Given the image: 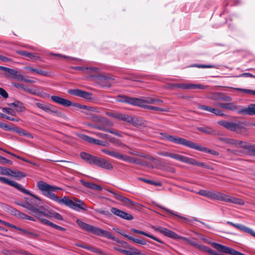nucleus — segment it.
<instances>
[{"instance_id":"nucleus-19","label":"nucleus","mask_w":255,"mask_h":255,"mask_svg":"<svg viewBox=\"0 0 255 255\" xmlns=\"http://www.w3.org/2000/svg\"><path fill=\"white\" fill-rule=\"evenodd\" d=\"M158 154L159 155H160L162 156L171 157L172 158H173L174 159H176L178 161H181L182 162L183 161L184 158L185 156H183V155H182L180 154L172 153V152H167V151L159 152H158Z\"/></svg>"},{"instance_id":"nucleus-16","label":"nucleus","mask_w":255,"mask_h":255,"mask_svg":"<svg viewBox=\"0 0 255 255\" xmlns=\"http://www.w3.org/2000/svg\"><path fill=\"white\" fill-rule=\"evenodd\" d=\"M227 223L229 225H230L237 229L240 230V231H242L245 233H247L248 234H250V235H252L253 236L255 237V232L252 229L241 224H235L231 222L228 221Z\"/></svg>"},{"instance_id":"nucleus-36","label":"nucleus","mask_w":255,"mask_h":255,"mask_svg":"<svg viewBox=\"0 0 255 255\" xmlns=\"http://www.w3.org/2000/svg\"><path fill=\"white\" fill-rule=\"evenodd\" d=\"M146 102L149 104H155L160 105L163 101L159 99L154 97H147L146 98Z\"/></svg>"},{"instance_id":"nucleus-49","label":"nucleus","mask_w":255,"mask_h":255,"mask_svg":"<svg viewBox=\"0 0 255 255\" xmlns=\"http://www.w3.org/2000/svg\"><path fill=\"white\" fill-rule=\"evenodd\" d=\"M12 161L0 156V163L3 164L12 165Z\"/></svg>"},{"instance_id":"nucleus-41","label":"nucleus","mask_w":255,"mask_h":255,"mask_svg":"<svg viewBox=\"0 0 255 255\" xmlns=\"http://www.w3.org/2000/svg\"><path fill=\"white\" fill-rule=\"evenodd\" d=\"M172 86L174 88H178L183 90L191 89V84H174Z\"/></svg>"},{"instance_id":"nucleus-27","label":"nucleus","mask_w":255,"mask_h":255,"mask_svg":"<svg viewBox=\"0 0 255 255\" xmlns=\"http://www.w3.org/2000/svg\"><path fill=\"white\" fill-rule=\"evenodd\" d=\"M113 125V124L112 122L104 118H103L100 125H93L91 124H88L89 126L91 127L94 128H96V127H104L106 128H107V127L112 126Z\"/></svg>"},{"instance_id":"nucleus-45","label":"nucleus","mask_w":255,"mask_h":255,"mask_svg":"<svg viewBox=\"0 0 255 255\" xmlns=\"http://www.w3.org/2000/svg\"><path fill=\"white\" fill-rule=\"evenodd\" d=\"M160 208H161V209H162V210H164L165 211L167 212V213H169V214H171V215H174V216H177V217H178V218H181V219H184V220H186V221H190V220H189V219H187V218H185V217H183L181 216H180V215H177V214H175V213H174V212H173V211H172L171 210H169V209H167V208H165V207H162V206H161V207H160Z\"/></svg>"},{"instance_id":"nucleus-39","label":"nucleus","mask_w":255,"mask_h":255,"mask_svg":"<svg viewBox=\"0 0 255 255\" xmlns=\"http://www.w3.org/2000/svg\"><path fill=\"white\" fill-rule=\"evenodd\" d=\"M227 110L229 111H237L238 113V111L241 110L239 109L240 106L236 105L234 103H227Z\"/></svg>"},{"instance_id":"nucleus-30","label":"nucleus","mask_w":255,"mask_h":255,"mask_svg":"<svg viewBox=\"0 0 255 255\" xmlns=\"http://www.w3.org/2000/svg\"><path fill=\"white\" fill-rule=\"evenodd\" d=\"M131 231L133 232V233H136V234H141V235H144L145 236H146V237H148L151 239H152L153 240L159 242V243H162V241H160V240H159L158 239H157V238H156L155 237L151 235H150L146 232H144L143 231H140V230H137V229H131Z\"/></svg>"},{"instance_id":"nucleus-56","label":"nucleus","mask_w":255,"mask_h":255,"mask_svg":"<svg viewBox=\"0 0 255 255\" xmlns=\"http://www.w3.org/2000/svg\"><path fill=\"white\" fill-rule=\"evenodd\" d=\"M17 213H15L16 217L21 219H25L26 214L20 212V211H15Z\"/></svg>"},{"instance_id":"nucleus-21","label":"nucleus","mask_w":255,"mask_h":255,"mask_svg":"<svg viewBox=\"0 0 255 255\" xmlns=\"http://www.w3.org/2000/svg\"><path fill=\"white\" fill-rule=\"evenodd\" d=\"M198 108L200 109L212 113L217 116L223 117L225 115L224 114L221 110L218 109L213 108L209 106L202 105H199L198 106Z\"/></svg>"},{"instance_id":"nucleus-9","label":"nucleus","mask_w":255,"mask_h":255,"mask_svg":"<svg viewBox=\"0 0 255 255\" xmlns=\"http://www.w3.org/2000/svg\"><path fill=\"white\" fill-rule=\"evenodd\" d=\"M109 192L114 196V197L117 200L121 201L124 205L130 208H134L135 207L136 204L130 199L122 196L121 195L118 194L113 191H109Z\"/></svg>"},{"instance_id":"nucleus-61","label":"nucleus","mask_w":255,"mask_h":255,"mask_svg":"<svg viewBox=\"0 0 255 255\" xmlns=\"http://www.w3.org/2000/svg\"><path fill=\"white\" fill-rule=\"evenodd\" d=\"M122 253L126 255H133V248L131 249V250H126L121 251Z\"/></svg>"},{"instance_id":"nucleus-44","label":"nucleus","mask_w":255,"mask_h":255,"mask_svg":"<svg viewBox=\"0 0 255 255\" xmlns=\"http://www.w3.org/2000/svg\"><path fill=\"white\" fill-rule=\"evenodd\" d=\"M198 194L203 196L206 197H208L211 199L212 191L206 190H200L197 193Z\"/></svg>"},{"instance_id":"nucleus-17","label":"nucleus","mask_w":255,"mask_h":255,"mask_svg":"<svg viewBox=\"0 0 255 255\" xmlns=\"http://www.w3.org/2000/svg\"><path fill=\"white\" fill-rule=\"evenodd\" d=\"M35 216L37 217V218L40 221V222L42 224L52 227L54 228L59 230L60 231H65V228L58 225H57L56 224H54V223H52L50 221L45 218H42L38 215L35 214Z\"/></svg>"},{"instance_id":"nucleus-57","label":"nucleus","mask_w":255,"mask_h":255,"mask_svg":"<svg viewBox=\"0 0 255 255\" xmlns=\"http://www.w3.org/2000/svg\"><path fill=\"white\" fill-rule=\"evenodd\" d=\"M12 130L16 132L20 135H23L25 130L18 128H12Z\"/></svg>"},{"instance_id":"nucleus-62","label":"nucleus","mask_w":255,"mask_h":255,"mask_svg":"<svg viewBox=\"0 0 255 255\" xmlns=\"http://www.w3.org/2000/svg\"><path fill=\"white\" fill-rule=\"evenodd\" d=\"M0 60L3 62H9L11 61V59L10 58H9L8 57H6L4 56L0 55Z\"/></svg>"},{"instance_id":"nucleus-46","label":"nucleus","mask_w":255,"mask_h":255,"mask_svg":"<svg viewBox=\"0 0 255 255\" xmlns=\"http://www.w3.org/2000/svg\"><path fill=\"white\" fill-rule=\"evenodd\" d=\"M2 111L3 112L9 115L15 116L16 113L15 112L12 110V109L8 108H3L2 109Z\"/></svg>"},{"instance_id":"nucleus-48","label":"nucleus","mask_w":255,"mask_h":255,"mask_svg":"<svg viewBox=\"0 0 255 255\" xmlns=\"http://www.w3.org/2000/svg\"><path fill=\"white\" fill-rule=\"evenodd\" d=\"M10 169L5 167L0 166V174L2 175H8L10 174Z\"/></svg>"},{"instance_id":"nucleus-53","label":"nucleus","mask_w":255,"mask_h":255,"mask_svg":"<svg viewBox=\"0 0 255 255\" xmlns=\"http://www.w3.org/2000/svg\"><path fill=\"white\" fill-rule=\"evenodd\" d=\"M203 250L205 251V252L210 254L212 255H219V254L216 253L215 251L206 247L205 246H204L202 249Z\"/></svg>"},{"instance_id":"nucleus-43","label":"nucleus","mask_w":255,"mask_h":255,"mask_svg":"<svg viewBox=\"0 0 255 255\" xmlns=\"http://www.w3.org/2000/svg\"><path fill=\"white\" fill-rule=\"evenodd\" d=\"M26 69L29 71L34 72L36 73L39 74V75H44V76L47 75V72L45 71H44L41 69H35V68L30 67H26Z\"/></svg>"},{"instance_id":"nucleus-54","label":"nucleus","mask_w":255,"mask_h":255,"mask_svg":"<svg viewBox=\"0 0 255 255\" xmlns=\"http://www.w3.org/2000/svg\"><path fill=\"white\" fill-rule=\"evenodd\" d=\"M92 120L96 123H97V125H100L101 123L103 117H99L98 116H93L91 117Z\"/></svg>"},{"instance_id":"nucleus-4","label":"nucleus","mask_w":255,"mask_h":255,"mask_svg":"<svg viewBox=\"0 0 255 255\" xmlns=\"http://www.w3.org/2000/svg\"><path fill=\"white\" fill-rule=\"evenodd\" d=\"M122 102L127 103L134 106H137L146 109L159 111L161 112H168V110L166 109L160 108L157 107L148 105L145 99H139L128 97H124L122 99L119 100Z\"/></svg>"},{"instance_id":"nucleus-20","label":"nucleus","mask_w":255,"mask_h":255,"mask_svg":"<svg viewBox=\"0 0 255 255\" xmlns=\"http://www.w3.org/2000/svg\"><path fill=\"white\" fill-rule=\"evenodd\" d=\"M51 99L53 102L66 107H69L72 104V102L69 100L62 98L59 96H52L51 97Z\"/></svg>"},{"instance_id":"nucleus-23","label":"nucleus","mask_w":255,"mask_h":255,"mask_svg":"<svg viewBox=\"0 0 255 255\" xmlns=\"http://www.w3.org/2000/svg\"><path fill=\"white\" fill-rule=\"evenodd\" d=\"M45 217L50 219L54 218L60 221H62L63 220L62 216L60 214L52 209L46 210V214L45 215Z\"/></svg>"},{"instance_id":"nucleus-1","label":"nucleus","mask_w":255,"mask_h":255,"mask_svg":"<svg viewBox=\"0 0 255 255\" xmlns=\"http://www.w3.org/2000/svg\"><path fill=\"white\" fill-rule=\"evenodd\" d=\"M160 134L162 136L161 137L162 139L169 140L175 143L184 145L199 151L209 153L215 156H218L219 155V153L216 150L202 146L198 143L185 138L177 136L171 135L166 133H161Z\"/></svg>"},{"instance_id":"nucleus-31","label":"nucleus","mask_w":255,"mask_h":255,"mask_svg":"<svg viewBox=\"0 0 255 255\" xmlns=\"http://www.w3.org/2000/svg\"><path fill=\"white\" fill-rule=\"evenodd\" d=\"M10 174L8 176L13 177L17 179H19L21 177H24L26 176V175L19 171L16 170H12L10 169V171H9Z\"/></svg>"},{"instance_id":"nucleus-29","label":"nucleus","mask_w":255,"mask_h":255,"mask_svg":"<svg viewBox=\"0 0 255 255\" xmlns=\"http://www.w3.org/2000/svg\"><path fill=\"white\" fill-rule=\"evenodd\" d=\"M0 223L2 224V225H4L5 226H8L9 227H10V228L16 229V230H17L18 231L22 232L23 233H26V234H29V235H33L32 233H30V232H29L28 231H27L26 230H25L24 229H23L22 228H20L18 227L17 226H15L14 225L10 224V223H9L8 222H6L3 221L2 220H0Z\"/></svg>"},{"instance_id":"nucleus-64","label":"nucleus","mask_w":255,"mask_h":255,"mask_svg":"<svg viewBox=\"0 0 255 255\" xmlns=\"http://www.w3.org/2000/svg\"><path fill=\"white\" fill-rule=\"evenodd\" d=\"M142 252L135 248H133V255H141Z\"/></svg>"},{"instance_id":"nucleus-15","label":"nucleus","mask_w":255,"mask_h":255,"mask_svg":"<svg viewBox=\"0 0 255 255\" xmlns=\"http://www.w3.org/2000/svg\"><path fill=\"white\" fill-rule=\"evenodd\" d=\"M68 93L87 100H90L92 98L91 93L79 89H70L68 91Z\"/></svg>"},{"instance_id":"nucleus-7","label":"nucleus","mask_w":255,"mask_h":255,"mask_svg":"<svg viewBox=\"0 0 255 255\" xmlns=\"http://www.w3.org/2000/svg\"><path fill=\"white\" fill-rule=\"evenodd\" d=\"M63 204L77 211H80V210L87 211L88 209L87 205L82 200L76 198H74V201H73L64 196V201Z\"/></svg>"},{"instance_id":"nucleus-35","label":"nucleus","mask_w":255,"mask_h":255,"mask_svg":"<svg viewBox=\"0 0 255 255\" xmlns=\"http://www.w3.org/2000/svg\"><path fill=\"white\" fill-rule=\"evenodd\" d=\"M120 234L121 235L127 238L128 240L132 241V242L136 243L137 244L142 245H145L146 244V241L144 240H139L138 239L133 238L131 236H129L127 234H125L123 233H120Z\"/></svg>"},{"instance_id":"nucleus-25","label":"nucleus","mask_w":255,"mask_h":255,"mask_svg":"<svg viewBox=\"0 0 255 255\" xmlns=\"http://www.w3.org/2000/svg\"><path fill=\"white\" fill-rule=\"evenodd\" d=\"M219 140L223 142L231 145L234 147H237V139L227 137H219Z\"/></svg>"},{"instance_id":"nucleus-32","label":"nucleus","mask_w":255,"mask_h":255,"mask_svg":"<svg viewBox=\"0 0 255 255\" xmlns=\"http://www.w3.org/2000/svg\"><path fill=\"white\" fill-rule=\"evenodd\" d=\"M183 162L188 163L191 165H195L199 166H204V164L203 163L198 162L194 159L189 158L187 156H184Z\"/></svg>"},{"instance_id":"nucleus-8","label":"nucleus","mask_w":255,"mask_h":255,"mask_svg":"<svg viewBox=\"0 0 255 255\" xmlns=\"http://www.w3.org/2000/svg\"><path fill=\"white\" fill-rule=\"evenodd\" d=\"M0 182L4 183L5 184H8L9 185H10L11 186H13L18 189L19 191H21V192L25 194L30 195L31 196L33 197V198L36 199L38 200H40V199L35 195L34 194H32L30 193L29 191L26 190L23 187H22L20 184H18L17 183L10 180L8 178L1 177L0 176Z\"/></svg>"},{"instance_id":"nucleus-11","label":"nucleus","mask_w":255,"mask_h":255,"mask_svg":"<svg viewBox=\"0 0 255 255\" xmlns=\"http://www.w3.org/2000/svg\"><path fill=\"white\" fill-rule=\"evenodd\" d=\"M110 156L118 158L119 159L122 160L124 161L128 162L130 163H136V160L132 157H129L126 154H122L119 152L111 150L110 153Z\"/></svg>"},{"instance_id":"nucleus-34","label":"nucleus","mask_w":255,"mask_h":255,"mask_svg":"<svg viewBox=\"0 0 255 255\" xmlns=\"http://www.w3.org/2000/svg\"><path fill=\"white\" fill-rule=\"evenodd\" d=\"M81 157L84 160L88 162L89 163L92 164L93 161L94 159L95 156H92L88 153L85 152H81L80 153Z\"/></svg>"},{"instance_id":"nucleus-51","label":"nucleus","mask_w":255,"mask_h":255,"mask_svg":"<svg viewBox=\"0 0 255 255\" xmlns=\"http://www.w3.org/2000/svg\"><path fill=\"white\" fill-rule=\"evenodd\" d=\"M81 138L83 140L86 141L89 143H94L95 139L93 138H92L89 136H87L86 135H82Z\"/></svg>"},{"instance_id":"nucleus-47","label":"nucleus","mask_w":255,"mask_h":255,"mask_svg":"<svg viewBox=\"0 0 255 255\" xmlns=\"http://www.w3.org/2000/svg\"><path fill=\"white\" fill-rule=\"evenodd\" d=\"M75 69L79 70H82L84 71L85 70H92L93 71L96 72L98 70V69L96 67H83V66H79V67H76L74 68Z\"/></svg>"},{"instance_id":"nucleus-5","label":"nucleus","mask_w":255,"mask_h":255,"mask_svg":"<svg viewBox=\"0 0 255 255\" xmlns=\"http://www.w3.org/2000/svg\"><path fill=\"white\" fill-rule=\"evenodd\" d=\"M211 199L231 203L240 205L244 204V201L240 199L218 191H212Z\"/></svg>"},{"instance_id":"nucleus-60","label":"nucleus","mask_w":255,"mask_h":255,"mask_svg":"<svg viewBox=\"0 0 255 255\" xmlns=\"http://www.w3.org/2000/svg\"><path fill=\"white\" fill-rule=\"evenodd\" d=\"M215 106L219 107L221 108L227 110V103H217L214 104Z\"/></svg>"},{"instance_id":"nucleus-63","label":"nucleus","mask_w":255,"mask_h":255,"mask_svg":"<svg viewBox=\"0 0 255 255\" xmlns=\"http://www.w3.org/2000/svg\"><path fill=\"white\" fill-rule=\"evenodd\" d=\"M244 93L247 94L255 95V90L245 89Z\"/></svg>"},{"instance_id":"nucleus-38","label":"nucleus","mask_w":255,"mask_h":255,"mask_svg":"<svg viewBox=\"0 0 255 255\" xmlns=\"http://www.w3.org/2000/svg\"><path fill=\"white\" fill-rule=\"evenodd\" d=\"M81 247H82L83 248H84V249H87L93 253H96V254H100V255H107L106 254H105L104 252H102L101 250H100L99 249L96 248H95V247H91V246H81Z\"/></svg>"},{"instance_id":"nucleus-18","label":"nucleus","mask_w":255,"mask_h":255,"mask_svg":"<svg viewBox=\"0 0 255 255\" xmlns=\"http://www.w3.org/2000/svg\"><path fill=\"white\" fill-rule=\"evenodd\" d=\"M238 114L248 115H255V104H251L247 107L242 108L238 111Z\"/></svg>"},{"instance_id":"nucleus-55","label":"nucleus","mask_w":255,"mask_h":255,"mask_svg":"<svg viewBox=\"0 0 255 255\" xmlns=\"http://www.w3.org/2000/svg\"><path fill=\"white\" fill-rule=\"evenodd\" d=\"M0 128L5 130H11L12 129V128L10 127L7 125L4 124L1 122H0Z\"/></svg>"},{"instance_id":"nucleus-26","label":"nucleus","mask_w":255,"mask_h":255,"mask_svg":"<svg viewBox=\"0 0 255 255\" xmlns=\"http://www.w3.org/2000/svg\"><path fill=\"white\" fill-rule=\"evenodd\" d=\"M80 182L83 186L88 188L94 189L98 191L102 190V187L99 185H97L94 183H91L89 182H86L83 180H80Z\"/></svg>"},{"instance_id":"nucleus-10","label":"nucleus","mask_w":255,"mask_h":255,"mask_svg":"<svg viewBox=\"0 0 255 255\" xmlns=\"http://www.w3.org/2000/svg\"><path fill=\"white\" fill-rule=\"evenodd\" d=\"M92 164L108 170H112L113 168V165L108 160L97 156L94 158Z\"/></svg>"},{"instance_id":"nucleus-2","label":"nucleus","mask_w":255,"mask_h":255,"mask_svg":"<svg viewBox=\"0 0 255 255\" xmlns=\"http://www.w3.org/2000/svg\"><path fill=\"white\" fill-rule=\"evenodd\" d=\"M76 223L82 229L88 232L92 233L97 236H102L108 239H112L118 243H123L119 239L116 238L109 231L104 230L100 228L94 227L87 224L85 222H83L80 219H77L76 220Z\"/></svg>"},{"instance_id":"nucleus-3","label":"nucleus","mask_w":255,"mask_h":255,"mask_svg":"<svg viewBox=\"0 0 255 255\" xmlns=\"http://www.w3.org/2000/svg\"><path fill=\"white\" fill-rule=\"evenodd\" d=\"M37 186L39 190L42 192L44 195L60 204H63L64 196L63 198H60L52 192L60 189V188L51 186L41 181L37 182Z\"/></svg>"},{"instance_id":"nucleus-13","label":"nucleus","mask_w":255,"mask_h":255,"mask_svg":"<svg viewBox=\"0 0 255 255\" xmlns=\"http://www.w3.org/2000/svg\"><path fill=\"white\" fill-rule=\"evenodd\" d=\"M152 228L155 231H158L164 235L172 239H177L178 237V235L176 233L165 228L153 226Z\"/></svg>"},{"instance_id":"nucleus-40","label":"nucleus","mask_w":255,"mask_h":255,"mask_svg":"<svg viewBox=\"0 0 255 255\" xmlns=\"http://www.w3.org/2000/svg\"><path fill=\"white\" fill-rule=\"evenodd\" d=\"M96 129L103 130L105 131L109 132L110 133H111L113 134L116 135L118 136H121V134H120L118 131L116 129H110L108 128H106L104 127H96Z\"/></svg>"},{"instance_id":"nucleus-42","label":"nucleus","mask_w":255,"mask_h":255,"mask_svg":"<svg viewBox=\"0 0 255 255\" xmlns=\"http://www.w3.org/2000/svg\"><path fill=\"white\" fill-rule=\"evenodd\" d=\"M24 208L29 210L30 213L33 215L36 213V211H39V209L34 207L33 205L28 203H26V205L24 206Z\"/></svg>"},{"instance_id":"nucleus-14","label":"nucleus","mask_w":255,"mask_h":255,"mask_svg":"<svg viewBox=\"0 0 255 255\" xmlns=\"http://www.w3.org/2000/svg\"><path fill=\"white\" fill-rule=\"evenodd\" d=\"M111 212L114 215L127 220H131L133 219V216L124 211L115 207L111 208Z\"/></svg>"},{"instance_id":"nucleus-22","label":"nucleus","mask_w":255,"mask_h":255,"mask_svg":"<svg viewBox=\"0 0 255 255\" xmlns=\"http://www.w3.org/2000/svg\"><path fill=\"white\" fill-rule=\"evenodd\" d=\"M237 147H242L250 151H255V145L249 142L238 140Z\"/></svg>"},{"instance_id":"nucleus-59","label":"nucleus","mask_w":255,"mask_h":255,"mask_svg":"<svg viewBox=\"0 0 255 255\" xmlns=\"http://www.w3.org/2000/svg\"><path fill=\"white\" fill-rule=\"evenodd\" d=\"M0 95H1L3 98L5 99L8 98V95L6 91L2 88H0Z\"/></svg>"},{"instance_id":"nucleus-33","label":"nucleus","mask_w":255,"mask_h":255,"mask_svg":"<svg viewBox=\"0 0 255 255\" xmlns=\"http://www.w3.org/2000/svg\"><path fill=\"white\" fill-rule=\"evenodd\" d=\"M16 53L21 55H23L26 57H28L32 59L36 60L39 59V57L38 56H36L34 53H30L28 52L27 51H22V50H18L16 51Z\"/></svg>"},{"instance_id":"nucleus-50","label":"nucleus","mask_w":255,"mask_h":255,"mask_svg":"<svg viewBox=\"0 0 255 255\" xmlns=\"http://www.w3.org/2000/svg\"><path fill=\"white\" fill-rule=\"evenodd\" d=\"M208 87L207 86H205L200 84H191V89H205Z\"/></svg>"},{"instance_id":"nucleus-24","label":"nucleus","mask_w":255,"mask_h":255,"mask_svg":"<svg viewBox=\"0 0 255 255\" xmlns=\"http://www.w3.org/2000/svg\"><path fill=\"white\" fill-rule=\"evenodd\" d=\"M111 116L116 119L128 123H132L133 120L132 117L122 114H112Z\"/></svg>"},{"instance_id":"nucleus-12","label":"nucleus","mask_w":255,"mask_h":255,"mask_svg":"<svg viewBox=\"0 0 255 255\" xmlns=\"http://www.w3.org/2000/svg\"><path fill=\"white\" fill-rule=\"evenodd\" d=\"M208 98L215 101H223L230 102L232 101V98L222 93H212L208 97Z\"/></svg>"},{"instance_id":"nucleus-6","label":"nucleus","mask_w":255,"mask_h":255,"mask_svg":"<svg viewBox=\"0 0 255 255\" xmlns=\"http://www.w3.org/2000/svg\"><path fill=\"white\" fill-rule=\"evenodd\" d=\"M218 124L228 129L237 133L241 134L245 132L246 130V124L243 122H238L234 123L225 121H220L218 122Z\"/></svg>"},{"instance_id":"nucleus-52","label":"nucleus","mask_w":255,"mask_h":255,"mask_svg":"<svg viewBox=\"0 0 255 255\" xmlns=\"http://www.w3.org/2000/svg\"><path fill=\"white\" fill-rule=\"evenodd\" d=\"M192 67H195L197 68H215V65H202V64H195Z\"/></svg>"},{"instance_id":"nucleus-28","label":"nucleus","mask_w":255,"mask_h":255,"mask_svg":"<svg viewBox=\"0 0 255 255\" xmlns=\"http://www.w3.org/2000/svg\"><path fill=\"white\" fill-rule=\"evenodd\" d=\"M198 130L200 131L204 132L206 134H208L210 135H216L217 134L216 131L213 129H212L210 127H198L197 128Z\"/></svg>"},{"instance_id":"nucleus-58","label":"nucleus","mask_w":255,"mask_h":255,"mask_svg":"<svg viewBox=\"0 0 255 255\" xmlns=\"http://www.w3.org/2000/svg\"><path fill=\"white\" fill-rule=\"evenodd\" d=\"M190 245L198 248V249H201L202 250L203 249V247H204V246H202V245H199L197 243H196V242H194V241H192L191 240H190V241L188 243Z\"/></svg>"},{"instance_id":"nucleus-37","label":"nucleus","mask_w":255,"mask_h":255,"mask_svg":"<svg viewBox=\"0 0 255 255\" xmlns=\"http://www.w3.org/2000/svg\"><path fill=\"white\" fill-rule=\"evenodd\" d=\"M9 105L17 108L16 110L17 112H23L25 110V108L23 104L18 101H15L14 102L10 104Z\"/></svg>"}]
</instances>
